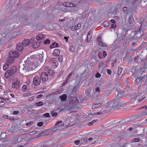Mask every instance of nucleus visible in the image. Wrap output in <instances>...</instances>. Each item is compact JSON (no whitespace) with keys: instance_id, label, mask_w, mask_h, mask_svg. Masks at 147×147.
Wrapping results in <instances>:
<instances>
[{"instance_id":"1","label":"nucleus","mask_w":147,"mask_h":147,"mask_svg":"<svg viewBox=\"0 0 147 147\" xmlns=\"http://www.w3.org/2000/svg\"><path fill=\"white\" fill-rule=\"evenodd\" d=\"M120 98H115V101H112L110 103H107L108 106L107 108H110L111 109H117L119 107H125L126 105L125 103L122 104V101L120 100Z\"/></svg>"},{"instance_id":"2","label":"nucleus","mask_w":147,"mask_h":147,"mask_svg":"<svg viewBox=\"0 0 147 147\" xmlns=\"http://www.w3.org/2000/svg\"><path fill=\"white\" fill-rule=\"evenodd\" d=\"M9 56L7 58V63L9 64V63H11L14 62V59L18 57L20 53L16 51H11L9 52Z\"/></svg>"},{"instance_id":"3","label":"nucleus","mask_w":147,"mask_h":147,"mask_svg":"<svg viewBox=\"0 0 147 147\" xmlns=\"http://www.w3.org/2000/svg\"><path fill=\"white\" fill-rule=\"evenodd\" d=\"M63 5L64 6L69 8L70 9H68L69 10H70V8H71V10L70 11L71 12H73L75 10V9L74 7L76 6V5L74 4L69 2H65L64 3Z\"/></svg>"},{"instance_id":"4","label":"nucleus","mask_w":147,"mask_h":147,"mask_svg":"<svg viewBox=\"0 0 147 147\" xmlns=\"http://www.w3.org/2000/svg\"><path fill=\"white\" fill-rule=\"evenodd\" d=\"M20 86V82L18 79L15 78L13 80L12 84V87L13 88L18 89Z\"/></svg>"},{"instance_id":"5","label":"nucleus","mask_w":147,"mask_h":147,"mask_svg":"<svg viewBox=\"0 0 147 147\" xmlns=\"http://www.w3.org/2000/svg\"><path fill=\"white\" fill-rule=\"evenodd\" d=\"M93 63H90V65L91 66V67H88L87 65H85L84 66L85 67V70L84 71V73H85L86 74H87L88 75L89 74L91 73L92 72V66Z\"/></svg>"},{"instance_id":"6","label":"nucleus","mask_w":147,"mask_h":147,"mask_svg":"<svg viewBox=\"0 0 147 147\" xmlns=\"http://www.w3.org/2000/svg\"><path fill=\"white\" fill-rule=\"evenodd\" d=\"M40 77V79L43 82L47 81L49 79L48 74L46 73L45 72H42L41 73Z\"/></svg>"},{"instance_id":"7","label":"nucleus","mask_w":147,"mask_h":147,"mask_svg":"<svg viewBox=\"0 0 147 147\" xmlns=\"http://www.w3.org/2000/svg\"><path fill=\"white\" fill-rule=\"evenodd\" d=\"M34 39V38H32L29 40L28 39H25L22 44L24 46H26L28 45L30 43H32Z\"/></svg>"},{"instance_id":"8","label":"nucleus","mask_w":147,"mask_h":147,"mask_svg":"<svg viewBox=\"0 0 147 147\" xmlns=\"http://www.w3.org/2000/svg\"><path fill=\"white\" fill-rule=\"evenodd\" d=\"M41 79L37 76H36L33 79V84L36 86L39 85L40 83Z\"/></svg>"},{"instance_id":"9","label":"nucleus","mask_w":147,"mask_h":147,"mask_svg":"<svg viewBox=\"0 0 147 147\" xmlns=\"http://www.w3.org/2000/svg\"><path fill=\"white\" fill-rule=\"evenodd\" d=\"M24 46L21 43H19L16 45V50L15 51L19 53L18 51H22L24 49Z\"/></svg>"},{"instance_id":"10","label":"nucleus","mask_w":147,"mask_h":147,"mask_svg":"<svg viewBox=\"0 0 147 147\" xmlns=\"http://www.w3.org/2000/svg\"><path fill=\"white\" fill-rule=\"evenodd\" d=\"M140 85L143 86L145 85L146 83L147 80V78L146 75H144L142 77H140Z\"/></svg>"},{"instance_id":"11","label":"nucleus","mask_w":147,"mask_h":147,"mask_svg":"<svg viewBox=\"0 0 147 147\" xmlns=\"http://www.w3.org/2000/svg\"><path fill=\"white\" fill-rule=\"evenodd\" d=\"M17 68L16 66H13L9 70H8L13 75L14 74L17 72Z\"/></svg>"},{"instance_id":"12","label":"nucleus","mask_w":147,"mask_h":147,"mask_svg":"<svg viewBox=\"0 0 147 147\" xmlns=\"http://www.w3.org/2000/svg\"><path fill=\"white\" fill-rule=\"evenodd\" d=\"M98 41L99 42V45L100 46L105 47L107 46V45L104 44L103 42H102V39L100 36H99L97 39Z\"/></svg>"},{"instance_id":"13","label":"nucleus","mask_w":147,"mask_h":147,"mask_svg":"<svg viewBox=\"0 0 147 147\" xmlns=\"http://www.w3.org/2000/svg\"><path fill=\"white\" fill-rule=\"evenodd\" d=\"M55 125H56L59 129H60L61 127H63L64 125L62 121H58Z\"/></svg>"},{"instance_id":"14","label":"nucleus","mask_w":147,"mask_h":147,"mask_svg":"<svg viewBox=\"0 0 147 147\" xmlns=\"http://www.w3.org/2000/svg\"><path fill=\"white\" fill-rule=\"evenodd\" d=\"M135 35V36H136V37H140L142 34H141V28H140L138 30H135L134 31Z\"/></svg>"},{"instance_id":"15","label":"nucleus","mask_w":147,"mask_h":147,"mask_svg":"<svg viewBox=\"0 0 147 147\" xmlns=\"http://www.w3.org/2000/svg\"><path fill=\"white\" fill-rule=\"evenodd\" d=\"M60 53V51L58 49H56L53 52V54L54 56H58Z\"/></svg>"},{"instance_id":"16","label":"nucleus","mask_w":147,"mask_h":147,"mask_svg":"<svg viewBox=\"0 0 147 147\" xmlns=\"http://www.w3.org/2000/svg\"><path fill=\"white\" fill-rule=\"evenodd\" d=\"M79 90V86L77 85H75L73 86V89L72 90V94H73L76 93V91H78Z\"/></svg>"},{"instance_id":"17","label":"nucleus","mask_w":147,"mask_h":147,"mask_svg":"<svg viewBox=\"0 0 147 147\" xmlns=\"http://www.w3.org/2000/svg\"><path fill=\"white\" fill-rule=\"evenodd\" d=\"M140 77L139 78H135V82H134V84L135 85H137L138 86L139 85L140 86Z\"/></svg>"},{"instance_id":"18","label":"nucleus","mask_w":147,"mask_h":147,"mask_svg":"<svg viewBox=\"0 0 147 147\" xmlns=\"http://www.w3.org/2000/svg\"><path fill=\"white\" fill-rule=\"evenodd\" d=\"M147 115V110H146L144 111L139 113L138 116L139 117H144L145 115Z\"/></svg>"},{"instance_id":"19","label":"nucleus","mask_w":147,"mask_h":147,"mask_svg":"<svg viewBox=\"0 0 147 147\" xmlns=\"http://www.w3.org/2000/svg\"><path fill=\"white\" fill-rule=\"evenodd\" d=\"M67 96L66 94H63L59 96V98L62 101H64L66 100Z\"/></svg>"},{"instance_id":"20","label":"nucleus","mask_w":147,"mask_h":147,"mask_svg":"<svg viewBox=\"0 0 147 147\" xmlns=\"http://www.w3.org/2000/svg\"><path fill=\"white\" fill-rule=\"evenodd\" d=\"M92 88H89L88 89H87L86 91L85 94L88 97L90 96L91 95V92Z\"/></svg>"},{"instance_id":"21","label":"nucleus","mask_w":147,"mask_h":147,"mask_svg":"<svg viewBox=\"0 0 147 147\" xmlns=\"http://www.w3.org/2000/svg\"><path fill=\"white\" fill-rule=\"evenodd\" d=\"M55 126L52 129H48V131L49 132H54L56 131L57 130H59L58 127H57L56 125H54Z\"/></svg>"},{"instance_id":"22","label":"nucleus","mask_w":147,"mask_h":147,"mask_svg":"<svg viewBox=\"0 0 147 147\" xmlns=\"http://www.w3.org/2000/svg\"><path fill=\"white\" fill-rule=\"evenodd\" d=\"M52 144L53 143L52 142L50 141H47L45 142L44 145L41 146V147H46V146H51Z\"/></svg>"},{"instance_id":"23","label":"nucleus","mask_w":147,"mask_h":147,"mask_svg":"<svg viewBox=\"0 0 147 147\" xmlns=\"http://www.w3.org/2000/svg\"><path fill=\"white\" fill-rule=\"evenodd\" d=\"M92 35V31L90 30L88 32V35L87 36V40L88 41L91 38Z\"/></svg>"},{"instance_id":"24","label":"nucleus","mask_w":147,"mask_h":147,"mask_svg":"<svg viewBox=\"0 0 147 147\" xmlns=\"http://www.w3.org/2000/svg\"><path fill=\"white\" fill-rule=\"evenodd\" d=\"M42 42L40 41V42H34L33 43L32 47L33 48L35 49L36 48L38 47L39 46V44H40L41 43H42Z\"/></svg>"},{"instance_id":"25","label":"nucleus","mask_w":147,"mask_h":147,"mask_svg":"<svg viewBox=\"0 0 147 147\" xmlns=\"http://www.w3.org/2000/svg\"><path fill=\"white\" fill-rule=\"evenodd\" d=\"M9 64L8 63H7L5 64L3 67V69L5 71L7 70L9 68Z\"/></svg>"},{"instance_id":"26","label":"nucleus","mask_w":147,"mask_h":147,"mask_svg":"<svg viewBox=\"0 0 147 147\" xmlns=\"http://www.w3.org/2000/svg\"><path fill=\"white\" fill-rule=\"evenodd\" d=\"M44 38V36L42 34H39L36 37V39L37 40H40Z\"/></svg>"},{"instance_id":"27","label":"nucleus","mask_w":147,"mask_h":147,"mask_svg":"<svg viewBox=\"0 0 147 147\" xmlns=\"http://www.w3.org/2000/svg\"><path fill=\"white\" fill-rule=\"evenodd\" d=\"M87 76V74L84 73V72H83L80 75V78L82 80H84L86 79V77Z\"/></svg>"},{"instance_id":"28","label":"nucleus","mask_w":147,"mask_h":147,"mask_svg":"<svg viewBox=\"0 0 147 147\" xmlns=\"http://www.w3.org/2000/svg\"><path fill=\"white\" fill-rule=\"evenodd\" d=\"M12 75L8 70L5 73V76L7 78H8L11 76Z\"/></svg>"},{"instance_id":"29","label":"nucleus","mask_w":147,"mask_h":147,"mask_svg":"<svg viewBox=\"0 0 147 147\" xmlns=\"http://www.w3.org/2000/svg\"><path fill=\"white\" fill-rule=\"evenodd\" d=\"M115 91L117 92L118 95L119 94H124V92L122 91L120 88L118 89L117 88H116Z\"/></svg>"},{"instance_id":"30","label":"nucleus","mask_w":147,"mask_h":147,"mask_svg":"<svg viewBox=\"0 0 147 147\" xmlns=\"http://www.w3.org/2000/svg\"><path fill=\"white\" fill-rule=\"evenodd\" d=\"M43 102L42 101H39L35 103L34 105L36 106H39L43 105Z\"/></svg>"},{"instance_id":"31","label":"nucleus","mask_w":147,"mask_h":147,"mask_svg":"<svg viewBox=\"0 0 147 147\" xmlns=\"http://www.w3.org/2000/svg\"><path fill=\"white\" fill-rule=\"evenodd\" d=\"M110 23L108 21H105L103 23V26L104 27H107L109 25Z\"/></svg>"},{"instance_id":"32","label":"nucleus","mask_w":147,"mask_h":147,"mask_svg":"<svg viewBox=\"0 0 147 147\" xmlns=\"http://www.w3.org/2000/svg\"><path fill=\"white\" fill-rule=\"evenodd\" d=\"M134 19L133 17L129 16V18L128 21L130 24H132L134 22Z\"/></svg>"},{"instance_id":"33","label":"nucleus","mask_w":147,"mask_h":147,"mask_svg":"<svg viewBox=\"0 0 147 147\" xmlns=\"http://www.w3.org/2000/svg\"><path fill=\"white\" fill-rule=\"evenodd\" d=\"M127 118H125L123 119L122 121H120L119 122L120 123H126L129 121V120H127Z\"/></svg>"},{"instance_id":"34","label":"nucleus","mask_w":147,"mask_h":147,"mask_svg":"<svg viewBox=\"0 0 147 147\" xmlns=\"http://www.w3.org/2000/svg\"><path fill=\"white\" fill-rule=\"evenodd\" d=\"M16 131L15 127H11L9 130V131H10L12 133Z\"/></svg>"},{"instance_id":"35","label":"nucleus","mask_w":147,"mask_h":147,"mask_svg":"<svg viewBox=\"0 0 147 147\" xmlns=\"http://www.w3.org/2000/svg\"><path fill=\"white\" fill-rule=\"evenodd\" d=\"M50 42V40L48 39H46L44 40L43 43L45 44H49Z\"/></svg>"},{"instance_id":"36","label":"nucleus","mask_w":147,"mask_h":147,"mask_svg":"<svg viewBox=\"0 0 147 147\" xmlns=\"http://www.w3.org/2000/svg\"><path fill=\"white\" fill-rule=\"evenodd\" d=\"M49 75L53 76L54 74V71L52 70H49L48 71Z\"/></svg>"},{"instance_id":"37","label":"nucleus","mask_w":147,"mask_h":147,"mask_svg":"<svg viewBox=\"0 0 147 147\" xmlns=\"http://www.w3.org/2000/svg\"><path fill=\"white\" fill-rule=\"evenodd\" d=\"M111 90H106L104 92L106 96H108L110 94Z\"/></svg>"},{"instance_id":"38","label":"nucleus","mask_w":147,"mask_h":147,"mask_svg":"<svg viewBox=\"0 0 147 147\" xmlns=\"http://www.w3.org/2000/svg\"><path fill=\"white\" fill-rule=\"evenodd\" d=\"M102 104V101H100V102H97L96 104H95L96 105V107L98 108L100 107Z\"/></svg>"},{"instance_id":"39","label":"nucleus","mask_w":147,"mask_h":147,"mask_svg":"<svg viewBox=\"0 0 147 147\" xmlns=\"http://www.w3.org/2000/svg\"><path fill=\"white\" fill-rule=\"evenodd\" d=\"M16 4V7L18 9H20V8L21 7V4L20 3H14L15 4Z\"/></svg>"},{"instance_id":"40","label":"nucleus","mask_w":147,"mask_h":147,"mask_svg":"<svg viewBox=\"0 0 147 147\" xmlns=\"http://www.w3.org/2000/svg\"><path fill=\"white\" fill-rule=\"evenodd\" d=\"M70 103L71 105L75 104L76 103H75V100L74 99V98L72 97L71 99V101L70 102Z\"/></svg>"},{"instance_id":"41","label":"nucleus","mask_w":147,"mask_h":147,"mask_svg":"<svg viewBox=\"0 0 147 147\" xmlns=\"http://www.w3.org/2000/svg\"><path fill=\"white\" fill-rule=\"evenodd\" d=\"M122 71V69L121 67H119L118 69V75H119L121 74V72Z\"/></svg>"},{"instance_id":"42","label":"nucleus","mask_w":147,"mask_h":147,"mask_svg":"<svg viewBox=\"0 0 147 147\" xmlns=\"http://www.w3.org/2000/svg\"><path fill=\"white\" fill-rule=\"evenodd\" d=\"M22 90L23 91H25L27 90V88L26 85H23L22 88Z\"/></svg>"},{"instance_id":"43","label":"nucleus","mask_w":147,"mask_h":147,"mask_svg":"<svg viewBox=\"0 0 147 147\" xmlns=\"http://www.w3.org/2000/svg\"><path fill=\"white\" fill-rule=\"evenodd\" d=\"M95 91L96 93L97 92V93L98 94L100 92L99 88L98 87L96 88L95 89Z\"/></svg>"},{"instance_id":"44","label":"nucleus","mask_w":147,"mask_h":147,"mask_svg":"<svg viewBox=\"0 0 147 147\" xmlns=\"http://www.w3.org/2000/svg\"><path fill=\"white\" fill-rule=\"evenodd\" d=\"M146 60V59H141V61L142 62V63H144V64L145 66H146L147 65H146V63L145 62Z\"/></svg>"},{"instance_id":"45","label":"nucleus","mask_w":147,"mask_h":147,"mask_svg":"<svg viewBox=\"0 0 147 147\" xmlns=\"http://www.w3.org/2000/svg\"><path fill=\"white\" fill-rule=\"evenodd\" d=\"M81 24H78V25H75V27L77 30L81 28Z\"/></svg>"},{"instance_id":"46","label":"nucleus","mask_w":147,"mask_h":147,"mask_svg":"<svg viewBox=\"0 0 147 147\" xmlns=\"http://www.w3.org/2000/svg\"><path fill=\"white\" fill-rule=\"evenodd\" d=\"M132 141L134 142H138L140 141V139L138 138H135L132 140Z\"/></svg>"},{"instance_id":"47","label":"nucleus","mask_w":147,"mask_h":147,"mask_svg":"<svg viewBox=\"0 0 147 147\" xmlns=\"http://www.w3.org/2000/svg\"><path fill=\"white\" fill-rule=\"evenodd\" d=\"M68 81H67L66 80H64V82L61 84L62 86H63L65 85L67 83Z\"/></svg>"},{"instance_id":"48","label":"nucleus","mask_w":147,"mask_h":147,"mask_svg":"<svg viewBox=\"0 0 147 147\" xmlns=\"http://www.w3.org/2000/svg\"><path fill=\"white\" fill-rule=\"evenodd\" d=\"M69 50L70 51L73 52L74 51V48L73 46H71Z\"/></svg>"},{"instance_id":"49","label":"nucleus","mask_w":147,"mask_h":147,"mask_svg":"<svg viewBox=\"0 0 147 147\" xmlns=\"http://www.w3.org/2000/svg\"><path fill=\"white\" fill-rule=\"evenodd\" d=\"M52 46H53L54 47H58V44L56 42L53 43L52 44Z\"/></svg>"},{"instance_id":"50","label":"nucleus","mask_w":147,"mask_h":147,"mask_svg":"<svg viewBox=\"0 0 147 147\" xmlns=\"http://www.w3.org/2000/svg\"><path fill=\"white\" fill-rule=\"evenodd\" d=\"M74 99L75 100V103H79V100L76 97H74Z\"/></svg>"},{"instance_id":"51","label":"nucleus","mask_w":147,"mask_h":147,"mask_svg":"<svg viewBox=\"0 0 147 147\" xmlns=\"http://www.w3.org/2000/svg\"><path fill=\"white\" fill-rule=\"evenodd\" d=\"M43 116L48 117H50V115L49 113H47L43 115Z\"/></svg>"},{"instance_id":"52","label":"nucleus","mask_w":147,"mask_h":147,"mask_svg":"<svg viewBox=\"0 0 147 147\" xmlns=\"http://www.w3.org/2000/svg\"><path fill=\"white\" fill-rule=\"evenodd\" d=\"M101 76V74L98 72H97L95 75L96 78H100Z\"/></svg>"},{"instance_id":"53","label":"nucleus","mask_w":147,"mask_h":147,"mask_svg":"<svg viewBox=\"0 0 147 147\" xmlns=\"http://www.w3.org/2000/svg\"><path fill=\"white\" fill-rule=\"evenodd\" d=\"M32 95V93H27L25 94V95H24V97L25 96H30Z\"/></svg>"},{"instance_id":"54","label":"nucleus","mask_w":147,"mask_h":147,"mask_svg":"<svg viewBox=\"0 0 147 147\" xmlns=\"http://www.w3.org/2000/svg\"><path fill=\"white\" fill-rule=\"evenodd\" d=\"M18 139H19V138L18 139L16 140L15 141L13 142L12 144H17L18 142H20V141H18Z\"/></svg>"},{"instance_id":"55","label":"nucleus","mask_w":147,"mask_h":147,"mask_svg":"<svg viewBox=\"0 0 147 147\" xmlns=\"http://www.w3.org/2000/svg\"><path fill=\"white\" fill-rule=\"evenodd\" d=\"M43 123L42 122H40L38 123L37 125L38 126H41L43 125Z\"/></svg>"},{"instance_id":"56","label":"nucleus","mask_w":147,"mask_h":147,"mask_svg":"<svg viewBox=\"0 0 147 147\" xmlns=\"http://www.w3.org/2000/svg\"><path fill=\"white\" fill-rule=\"evenodd\" d=\"M58 58V60L59 61L61 62L63 61V58L62 56H59Z\"/></svg>"},{"instance_id":"57","label":"nucleus","mask_w":147,"mask_h":147,"mask_svg":"<svg viewBox=\"0 0 147 147\" xmlns=\"http://www.w3.org/2000/svg\"><path fill=\"white\" fill-rule=\"evenodd\" d=\"M52 115L53 116H57L58 115L57 113L55 112H53L51 113Z\"/></svg>"},{"instance_id":"58","label":"nucleus","mask_w":147,"mask_h":147,"mask_svg":"<svg viewBox=\"0 0 147 147\" xmlns=\"http://www.w3.org/2000/svg\"><path fill=\"white\" fill-rule=\"evenodd\" d=\"M0 136L1 138H4L5 137V136H6V135H5V133H2L0 135Z\"/></svg>"},{"instance_id":"59","label":"nucleus","mask_w":147,"mask_h":147,"mask_svg":"<svg viewBox=\"0 0 147 147\" xmlns=\"http://www.w3.org/2000/svg\"><path fill=\"white\" fill-rule=\"evenodd\" d=\"M137 42V41H136L135 42H132L131 44L132 47H134V46H136V43Z\"/></svg>"},{"instance_id":"60","label":"nucleus","mask_w":147,"mask_h":147,"mask_svg":"<svg viewBox=\"0 0 147 147\" xmlns=\"http://www.w3.org/2000/svg\"><path fill=\"white\" fill-rule=\"evenodd\" d=\"M144 94H143V92H142L141 93H139L138 95L137 96H138V97H139L140 96H143Z\"/></svg>"},{"instance_id":"61","label":"nucleus","mask_w":147,"mask_h":147,"mask_svg":"<svg viewBox=\"0 0 147 147\" xmlns=\"http://www.w3.org/2000/svg\"><path fill=\"white\" fill-rule=\"evenodd\" d=\"M139 98V97L137 96V95L136 96H134L132 98V99H135V100H137Z\"/></svg>"},{"instance_id":"62","label":"nucleus","mask_w":147,"mask_h":147,"mask_svg":"<svg viewBox=\"0 0 147 147\" xmlns=\"http://www.w3.org/2000/svg\"><path fill=\"white\" fill-rule=\"evenodd\" d=\"M144 108L145 109H146V105H144L143 106L140 107L138 109V110H140Z\"/></svg>"},{"instance_id":"63","label":"nucleus","mask_w":147,"mask_h":147,"mask_svg":"<svg viewBox=\"0 0 147 147\" xmlns=\"http://www.w3.org/2000/svg\"><path fill=\"white\" fill-rule=\"evenodd\" d=\"M19 111H14L13 113V115H17L19 113Z\"/></svg>"},{"instance_id":"64","label":"nucleus","mask_w":147,"mask_h":147,"mask_svg":"<svg viewBox=\"0 0 147 147\" xmlns=\"http://www.w3.org/2000/svg\"><path fill=\"white\" fill-rule=\"evenodd\" d=\"M102 53L103 55V56H104V57H106L107 55V52L105 51H104Z\"/></svg>"}]
</instances>
